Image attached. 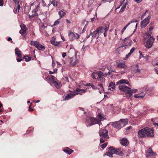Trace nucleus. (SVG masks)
<instances>
[{"label":"nucleus","instance_id":"bf43d9fd","mask_svg":"<svg viewBox=\"0 0 158 158\" xmlns=\"http://www.w3.org/2000/svg\"><path fill=\"white\" fill-rule=\"evenodd\" d=\"M152 121H153L152 119ZM153 124L155 126H158V123H154L153 122Z\"/></svg>","mask_w":158,"mask_h":158},{"label":"nucleus","instance_id":"f8f14e48","mask_svg":"<svg viewBox=\"0 0 158 158\" xmlns=\"http://www.w3.org/2000/svg\"><path fill=\"white\" fill-rule=\"evenodd\" d=\"M67 61L70 66H74L77 64V60L76 58L74 57H68Z\"/></svg>","mask_w":158,"mask_h":158},{"label":"nucleus","instance_id":"6e6d98bb","mask_svg":"<svg viewBox=\"0 0 158 158\" xmlns=\"http://www.w3.org/2000/svg\"><path fill=\"white\" fill-rule=\"evenodd\" d=\"M29 110L30 111H32L33 110V109H32L31 108V105H30L29 107Z\"/></svg>","mask_w":158,"mask_h":158},{"label":"nucleus","instance_id":"ea45409f","mask_svg":"<svg viewBox=\"0 0 158 158\" xmlns=\"http://www.w3.org/2000/svg\"><path fill=\"white\" fill-rule=\"evenodd\" d=\"M133 22L132 21H131L129 22L125 26L123 29L122 31V32H123L126 29L127 27L131 24V23H132Z\"/></svg>","mask_w":158,"mask_h":158},{"label":"nucleus","instance_id":"052dcab7","mask_svg":"<svg viewBox=\"0 0 158 158\" xmlns=\"http://www.w3.org/2000/svg\"><path fill=\"white\" fill-rule=\"evenodd\" d=\"M17 60L18 62H20L22 60V59L20 58L17 59Z\"/></svg>","mask_w":158,"mask_h":158},{"label":"nucleus","instance_id":"13d9d810","mask_svg":"<svg viewBox=\"0 0 158 158\" xmlns=\"http://www.w3.org/2000/svg\"><path fill=\"white\" fill-rule=\"evenodd\" d=\"M66 55V53L65 52H64L62 54V56L63 58H64Z\"/></svg>","mask_w":158,"mask_h":158},{"label":"nucleus","instance_id":"473e14b6","mask_svg":"<svg viewBox=\"0 0 158 158\" xmlns=\"http://www.w3.org/2000/svg\"><path fill=\"white\" fill-rule=\"evenodd\" d=\"M92 77L94 79H98L97 77V72H94L92 74Z\"/></svg>","mask_w":158,"mask_h":158},{"label":"nucleus","instance_id":"4c0bfd02","mask_svg":"<svg viewBox=\"0 0 158 158\" xmlns=\"http://www.w3.org/2000/svg\"><path fill=\"white\" fill-rule=\"evenodd\" d=\"M105 155H106L109 157H112L113 156L112 154L109 150L106 152Z\"/></svg>","mask_w":158,"mask_h":158},{"label":"nucleus","instance_id":"2f4dec72","mask_svg":"<svg viewBox=\"0 0 158 158\" xmlns=\"http://www.w3.org/2000/svg\"><path fill=\"white\" fill-rule=\"evenodd\" d=\"M127 4V2H126V3L124 4V5H123V6L121 8V9L119 11L120 13L123 12L124 10L125 9V8H126V6Z\"/></svg>","mask_w":158,"mask_h":158},{"label":"nucleus","instance_id":"7ed1b4c3","mask_svg":"<svg viewBox=\"0 0 158 158\" xmlns=\"http://www.w3.org/2000/svg\"><path fill=\"white\" fill-rule=\"evenodd\" d=\"M109 150L112 154H116L119 156H122L123 155V152L121 151V149L118 148V149H114L113 147H110L109 148Z\"/></svg>","mask_w":158,"mask_h":158},{"label":"nucleus","instance_id":"c03bdc74","mask_svg":"<svg viewBox=\"0 0 158 158\" xmlns=\"http://www.w3.org/2000/svg\"><path fill=\"white\" fill-rule=\"evenodd\" d=\"M107 145V144L106 143H103V144L101 145V148H102L104 149V148H105L106 147Z\"/></svg>","mask_w":158,"mask_h":158},{"label":"nucleus","instance_id":"58836bf2","mask_svg":"<svg viewBox=\"0 0 158 158\" xmlns=\"http://www.w3.org/2000/svg\"><path fill=\"white\" fill-rule=\"evenodd\" d=\"M104 28L102 27H99L96 30L98 31V33H102V30Z\"/></svg>","mask_w":158,"mask_h":158},{"label":"nucleus","instance_id":"ddd939ff","mask_svg":"<svg viewBox=\"0 0 158 158\" xmlns=\"http://www.w3.org/2000/svg\"><path fill=\"white\" fill-rule=\"evenodd\" d=\"M146 134V129L144 128L139 130L138 133V135L139 138H144L147 137Z\"/></svg>","mask_w":158,"mask_h":158},{"label":"nucleus","instance_id":"a211bd4d","mask_svg":"<svg viewBox=\"0 0 158 158\" xmlns=\"http://www.w3.org/2000/svg\"><path fill=\"white\" fill-rule=\"evenodd\" d=\"M21 29L19 31V33L21 34H24L27 31V29L25 25L23 24H21L20 25Z\"/></svg>","mask_w":158,"mask_h":158},{"label":"nucleus","instance_id":"c9c22d12","mask_svg":"<svg viewBox=\"0 0 158 158\" xmlns=\"http://www.w3.org/2000/svg\"><path fill=\"white\" fill-rule=\"evenodd\" d=\"M51 43L53 45L57 46L59 44V42L56 41L55 40H52L51 41Z\"/></svg>","mask_w":158,"mask_h":158},{"label":"nucleus","instance_id":"4d7b16f0","mask_svg":"<svg viewBox=\"0 0 158 158\" xmlns=\"http://www.w3.org/2000/svg\"><path fill=\"white\" fill-rule=\"evenodd\" d=\"M142 0H134V1L137 2V3H139L141 2Z\"/></svg>","mask_w":158,"mask_h":158},{"label":"nucleus","instance_id":"a878e982","mask_svg":"<svg viewBox=\"0 0 158 158\" xmlns=\"http://www.w3.org/2000/svg\"><path fill=\"white\" fill-rule=\"evenodd\" d=\"M53 83L55 86L58 89L60 88L61 86V84L59 82L54 81H53Z\"/></svg>","mask_w":158,"mask_h":158},{"label":"nucleus","instance_id":"412c9836","mask_svg":"<svg viewBox=\"0 0 158 158\" xmlns=\"http://www.w3.org/2000/svg\"><path fill=\"white\" fill-rule=\"evenodd\" d=\"M128 119H121L120 122H121L122 126L123 127H125L128 123Z\"/></svg>","mask_w":158,"mask_h":158},{"label":"nucleus","instance_id":"864d4df0","mask_svg":"<svg viewBox=\"0 0 158 158\" xmlns=\"http://www.w3.org/2000/svg\"><path fill=\"white\" fill-rule=\"evenodd\" d=\"M148 10H146L145 12L142 15V17H141V18L142 19L143 18V17L146 14V12H148Z\"/></svg>","mask_w":158,"mask_h":158},{"label":"nucleus","instance_id":"338daca9","mask_svg":"<svg viewBox=\"0 0 158 158\" xmlns=\"http://www.w3.org/2000/svg\"><path fill=\"white\" fill-rule=\"evenodd\" d=\"M107 31H104V35L105 37H106L107 35Z\"/></svg>","mask_w":158,"mask_h":158},{"label":"nucleus","instance_id":"bb28decb","mask_svg":"<svg viewBox=\"0 0 158 158\" xmlns=\"http://www.w3.org/2000/svg\"><path fill=\"white\" fill-rule=\"evenodd\" d=\"M154 28V27L153 26H150L149 29V30L148 31L147 33L145 34V35H151V34L152 33V31L153 30Z\"/></svg>","mask_w":158,"mask_h":158},{"label":"nucleus","instance_id":"49530a36","mask_svg":"<svg viewBox=\"0 0 158 158\" xmlns=\"http://www.w3.org/2000/svg\"><path fill=\"white\" fill-rule=\"evenodd\" d=\"M98 117L101 119V120H102V114L98 113Z\"/></svg>","mask_w":158,"mask_h":158},{"label":"nucleus","instance_id":"20e7f679","mask_svg":"<svg viewBox=\"0 0 158 158\" xmlns=\"http://www.w3.org/2000/svg\"><path fill=\"white\" fill-rule=\"evenodd\" d=\"M87 125L91 126L94 124L97 123L98 121L96 118H92L90 116H88L86 119Z\"/></svg>","mask_w":158,"mask_h":158},{"label":"nucleus","instance_id":"f3484780","mask_svg":"<svg viewBox=\"0 0 158 158\" xmlns=\"http://www.w3.org/2000/svg\"><path fill=\"white\" fill-rule=\"evenodd\" d=\"M133 68V72L135 73H140V70L139 69V66L138 64H136L132 66Z\"/></svg>","mask_w":158,"mask_h":158},{"label":"nucleus","instance_id":"393cba45","mask_svg":"<svg viewBox=\"0 0 158 158\" xmlns=\"http://www.w3.org/2000/svg\"><path fill=\"white\" fill-rule=\"evenodd\" d=\"M15 53L17 55L18 57L22 58L21 51L17 48H16L15 49Z\"/></svg>","mask_w":158,"mask_h":158},{"label":"nucleus","instance_id":"603ef678","mask_svg":"<svg viewBox=\"0 0 158 158\" xmlns=\"http://www.w3.org/2000/svg\"><path fill=\"white\" fill-rule=\"evenodd\" d=\"M50 79L52 80L53 81H55V77H54V76L52 75H51L50 76Z\"/></svg>","mask_w":158,"mask_h":158},{"label":"nucleus","instance_id":"cd10ccee","mask_svg":"<svg viewBox=\"0 0 158 158\" xmlns=\"http://www.w3.org/2000/svg\"><path fill=\"white\" fill-rule=\"evenodd\" d=\"M99 33H98V31L96 30L95 31H94L93 32H91L90 34V35H92V38H94L96 37L97 36V35Z\"/></svg>","mask_w":158,"mask_h":158},{"label":"nucleus","instance_id":"69168bd1","mask_svg":"<svg viewBox=\"0 0 158 158\" xmlns=\"http://www.w3.org/2000/svg\"><path fill=\"white\" fill-rule=\"evenodd\" d=\"M98 85L99 86H100V87H101L102 88H103V85L101 83L99 84Z\"/></svg>","mask_w":158,"mask_h":158},{"label":"nucleus","instance_id":"b1692460","mask_svg":"<svg viewBox=\"0 0 158 158\" xmlns=\"http://www.w3.org/2000/svg\"><path fill=\"white\" fill-rule=\"evenodd\" d=\"M108 89L111 90H113L115 87V84L114 82H111L109 84Z\"/></svg>","mask_w":158,"mask_h":158},{"label":"nucleus","instance_id":"c756f323","mask_svg":"<svg viewBox=\"0 0 158 158\" xmlns=\"http://www.w3.org/2000/svg\"><path fill=\"white\" fill-rule=\"evenodd\" d=\"M63 151L65 152L68 153L69 154H71L73 152V150L70 149H64Z\"/></svg>","mask_w":158,"mask_h":158},{"label":"nucleus","instance_id":"6e6552de","mask_svg":"<svg viewBox=\"0 0 158 158\" xmlns=\"http://www.w3.org/2000/svg\"><path fill=\"white\" fill-rule=\"evenodd\" d=\"M69 40L71 41H73L75 39H78L80 37L79 35L77 33L75 34L71 31H70L69 32Z\"/></svg>","mask_w":158,"mask_h":158},{"label":"nucleus","instance_id":"423d86ee","mask_svg":"<svg viewBox=\"0 0 158 158\" xmlns=\"http://www.w3.org/2000/svg\"><path fill=\"white\" fill-rule=\"evenodd\" d=\"M99 134L100 137L104 138V139L109 138L108 131L105 129L100 130L99 132Z\"/></svg>","mask_w":158,"mask_h":158},{"label":"nucleus","instance_id":"09e8293b","mask_svg":"<svg viewBox=\"0 0 158 158\" xmlns=\"http://www.w3.org/2000/svg\"><path fill=\"white\" fill-rule=\"evenodd\" d=\"M137 90L136 89H133L132 90H131V91L132 93V95H133V93H136L137 91Z\"/></svg>","mask_w":158,"mask_h":158},{"label":"nucleus","instance_id":"de8ad7c7","mask_svg":"<svg viewBox=\"0 0 158 158\" xmlns=\"http://www.w3.org/2000/svg\"><path fill=\"white\" fill-rule=\"evenodd\" d=\"M104 138L101 137L100 139V142L101 143H103L105 142Z\"/></svg>","mask_w":158,"mask_h":158},{"label":"nucleus","instance_id":"2eb2a0df","mask_svg":"<svg viewBox=\"0 0 158 158\" xmlns=\"http://www.w3.org/2000/svg\"><path fill=\"white\" fill-rule=\"evenodd\" d=\"M86 89H80L78 88H77L74 91V92L75 93V95L80 94L82 95V93H84L86 92Z\"/></svg>","mask_w":158,"mask_h":158},{"label":"nucleus","instance_id":"dca6fc26","mask_svg":"<svg viewBox=\"0 0 158 158\" xmlns=\"http://www.w3.org/2000/svg\"><path fill=\"white\" fill-rule=\"evenodd\" d=\"M116 66L119 68L127 69V67L125 64V62H116Z\"/></svg>","mask_w":158,"mask_h":158},{"label":"nucleus","instance_id":"6ab92c4d","mask_svg":"<svg viewBox=\"0 0 158 158\" xmlns=\"http://www.w3.org/2000/svg\"><path fill=\"white\" fill-rule=\"evenodd\" d=\"M154 153L151 148H148L146 152V156L148 157L154 155Z\"/></svg>","mask_w":158,"mask_h":158},{"label":"nucleus","instance_id":"79ce46f5","mask_svg":"<svg viewBox=\"0 0 158 158\" xmlns=\"http://www.w3.org/2000/svg\"><path fill=\"white\" fill-rule=\"evenodd\" d=\"M109 25L108 24H105V28L104 29V31H107L109 29Z\"/></svg>","mask_w":158,"mask_h":158},{"label":"nucleus","instance_id":"9d476101","mask_svg":"<svg viewBox=\"0 0 158 158\" xmlns=\"http://www.w3.org/2000/svg\"><path fill=\"white\" fill-rule=\"evenodd\" d=\"M124 42L126 43L125 44V45H123L119 47V48H123L124 49H125L127 48H128L130 47L131 44V41L130 40L127 39V38H126L124 40Z\"/></svg>","mask_w":158,"mask_h":158},{"label":"nucleus","instance_id":"e2e57ef3","mask_svg":"<svg viewBox=\"0 0 158 158\" xmlns=\"http://www.w3.org/2000/svg\"><path fill=\"white\" fill-rule=\"evenodd\" d=\"M129 56H128V55H127L126 56H125V57L123 59L124 60H126L128 58Z\"/></svg>","mask_w":158,"mask_h":158},{"label":"nucleus","instance_id":"aec40b11","mask_svg":"<svg viewBox=\"0 0 158 158\" xmlns=\"http://www.w3.org/2000/svg\"><path fill=\"white\" fill-rule=\"evenodd\" d=\"M120 143L123 145L126 146L128 144V141L126 139L123 138L120 140Z\"/></svg>","mask_w":158,"mask_h":158},{"label":"nucleus","instance_id":"0e129e2a","mask_svg":"<svg viewBox=\"0 0 158 158\" xmlns=\"http://www.w3.org/2000/svg\"><path fill=\"white\" fill-rule=\"evenodd\" d=\"M131 127L130 126L127 127L126 128V130H128L130 129H131Z\"/></svg>","mask_w":158,"mask_h":158},{"label":"nucleus","instance_id":"37998d69","mask_svg":"<svg viewBox=\"0 0 158 158\" xmlns=\"http://www.w3.org/2000/svg\"><path fill=\"white\" fill-rule=\"evenodd\" d=\"M17 3H18V4L17 7H16V11H17V10H18V12H19V11L20 10V5L19 4V2L18 1H17Z\"/></svg>","mask_w":158,"mask_h":158},{"label":"nucleus","instance_id":"1a4fd4ad","mask_svg":"<svg viewBox=\"0 0 158 158\" xmlns=\"http://www.w3.org/2000/svg\"><path fill=\"white\" fill-rule=\"evenodd\" d=\"M150 18V15H149L146 18L141 22V27L144 28L146 27V25L148 24Z\"/></svg>","mask_w":158,"mask_h":158},{"label":"nucleus","instance_id":"a18cd8bd","mask_svg":"<svg viewBox=\"0 0 158 158\" xmlns=\"http://www.w3.org/2000/svg\"><path fill=\"white\" fill-rule=\"evenodd\" d=\"M99 79V81L101 83L104 82L105 80V78L103 77L101 78L98 79Z\"/></svg>","mask_w":158,"mask_h":158},{"label":"nucleus","instance_id":"7c9ffc66","mask_svg":"<svg viewBox=\"0 0 158 158\" xmlns=\"http://www.w3.org/2000/svg\"><path fill=\"white\" fill-rule=\"evenodd\" d=\"M59 2L56 0H52L51 2V4H52L54 6H57L59 5Z\"/></svg>","mask_w":158,"mask_h":158},{"label":"nucleus","instance_id":"5fc2aeb1","mask_svg":"<svg viewBox=\"0 0 158 158\" xmlns=\"http://www.w3.org/2000/svg\"><path fill=\"white\" fill-rule=\"evenodd\" d=\"M7 40L9 41H11V42L12 43L13 42L12 41V39L10 37H9L7 38Z\"/></svg>","mask_w":158,"mask_h":158},{"label":"nucleus","instance_id":"9b49d317","mask_svg":"<svg viewBox=\"0 0 158 158\" xmlns=\"http://www.w3.org/2000/svg\"><path fill=\"white\" fill-rule=\"evenodd\" d=\"M111 125L114 128L118 129L119 130L120 129L123 127L122 126L121 124V122H120V120L118 121L112 122Z\"/></svg>","mask_w":158,"mask_h":158},{"label":"nucleus","instance_id":"4468645a","mask_svg":"<svg viewBox=\"0 0 158 158\" xmlns=\"http://www.w3.org/2000/svg\"><path fill=\"white\" fill-rule=\"evenodd\" d=\"M39 6L40 4L39 3L37 4V6L35 8V9L32 11V14L31 15H29V17L30 18H32L34 16H37L38 15V14L37 13V12L38 10Z\"/></svg>","mask_w":158,"mask_h":158},{"label":"nucleus","instance_id":"774afa93","mask_svg":"<svg viewBox=\"0 0 158 158\" xmlns=\"http://www.w3.org/2000/svg\"><path fill=\"white\" fill-rule=\"evenodd\" d=\"M140 53V56H139V58H141L142 57H143V55H142V53L141 52H139Z\"/></svg>","mask_w":158,"mask_h":158},{"label":"nucleus","instance_id":"8fccbe9b","mask_svg":"<svg viewBox=\"0 0 158 158\" xmlns=\"http://www.w3.org/2000/svg\"><path fill=\"white\" fill-rule=\"evenodd\" d=\"M3 0H0V6H3Z\"/></svg>","mask_w":158,"mask_h":158},{"label":"nucleus","instance_id":"0eeeda50","mask_svg":"<svg viewBox=\"0 0 158 158\" xmlns=\"http://www.w3.org/2000/svg\"><path fill=\"white\" fill-rule=\"evenodd\" d=\"M145 129L147 137H152L154 136V130L152 128L146 127H145Z\"/></svg>","mask_w":158,"mask_h":158},{"label":"nucleus","instance_id":"72a5a7b5","mask_svg":"<svg viewBox=\"0 0 158 158\" xmlns=\"http://www.w3.org/2000/svg\"><path fill=\"white\" fill-rule=\"evenodd\" d=\"M58 14L60 15V18L64 16L65 15V13L62 10L59 12Z\"/></svg>","mask_w":158,"mask_h":158},{"label":"nucleus","instance_id":"a19ab883","mask_svg":"<svg viewBox=\"0 0 158 158\" xmlns=\"http://www.w3.org/2000/svg\"><path fill=\"white\" fill-rule=\"evenodd\" d=\"M145 95L143 94V95H142V96H140V94H135V95H134V97L136 98H142L144 97Z\"/></svg>","mask_w":158,"mask_h":158},{"label":"nucleus","instance_id":"f03ea898","mask_svg":"<svg viewBox=\"0 0 158 158\" xmlns=\"http://www.w3.org/2000/svg\"><path fill=\"white\" fill-rule=\"evenodd\" d=\"M118 88L120 90L125 93L126 97L130 98L132 96V93L131 91V89L128 86L122 85H119Z\"/></svg>","mask_w":158,"mask_h":158},{"label":"nucleus","instance_id":"f704fd0d","mask_svg":"<svg viewBox=\"0 0 158 158\" xmlns=\"http://www.w3.org/2000/svg\"><path fill=\"white\" fill-rule=\"evenodd\" d=\"M60 23V19H57L55 21L54 24L52 26V27H53L55 26L58 25L59 23Z\"/></svg>","mask_w":158,"mask_h":158},{"label":"nucleus","instance_id":"5701e85b","mask_svg":"<svg viewBox=\"0 0 158 158\" xmlns=\"http://www.w3.org/2000/svg\"><path fill=\"white\" fill-rule=\"evenodd\" d=\"M119 84H126L127 85L129 84V82L127 80L125 79H122L119 81H118L116 83V85H117Z\"/></svg>","mask_w":158,"mask_h":158},{"label":"nucleus","instance_id":"f257e3e1","mask_svg":"<svg viewBox=\"0 0 158 158\" xmlns=\"http://www.w3.org/2000/svg\"><path fill=\"white\" fill-rule=\"evenodd\" d=\"M155 38L152 35H144L143 43L145 47L147 48H151L153 45Z\"/></svg>","mask_w":158,"mask_h":158},{"label":"nucleus","instance_id":"3c124183","mask_svg":"<svg viewBox=\"0 0 158 158\" xmlns=\"http://www.w3.org/2000/svg\"><path fill=\"white\" fill-rule=\"evenodd\" d=\"M135 48H132L130 51V52L131 54L134 51Z\"/></svg>","mask_w":158,"mask_h":158},{"label":"nucleus","instance_id":"4be33fe9","mask_svg":"<svg viewBox=\"0 0 158 158\" xmlns=\"http://www.w3.org/2000/svg\"><path fill=\"white\" fill-rule=\"evenodd\" d=\"M75 94H67L66 95H65L63 97V100H67L72 98H73Z\"/></svg>","mask_w":158,"mask_h":158},{"label":"nucleus","instance_id":"e433bc0d","mask_svg":"<svg viewBox=\"0 0 158 158\" xmlns=\"http://www.w3.org/2000/svg\"><path fill=\"white\" fill-rule=\"evenodd\" d=\"M24 58L25 59V60L26 61H29L31 60L32 59L31 57H29L28 56H24Z\"/></svg>","mask_w":158,"mask_h":158},{"label":"nucleus","instance_id":"c85d7f7f","mask_svg":"<svg viewBox=\"0 0 158 158\" xmlns=\"http://www.w3.org/2000/svg\"><path fill=\"white\" fill-rule=\"evenodd\" d=\"M97 76H98V79L102 78V76H105V75H104L103 73L101 71H98L97 72Z\"/></svg>","mask_w":158,"mask_h":158},{"label":"nucleus","instance_id":"39448f33","mask_svg":"<svg viewBox=\"0 0 158 158\" xmlns=\"http://www.w3.org/2000/svg\"><path fill=\"white\" fill-rule=\"evenodd\" d=\"M31 44L35 46L38 50H44L45 49V47L37 41H31Z\"/></svg>","mask_w":158,"mask_h":158},{"label":"nucleus","instance_id":"680f3d73","mask_svg":"<svg viewBox=\"0 0 158 158\" xmlns=\"http://www.w3.org/2000/svg\"><path fill=\"white\" fill-rule=\"evenodd\" d=\"M65 81H69L68 80V78L67 77H65V78L64 79Z\"/></svg>","mask_w":158,"mask_h":158}]
</instances>
